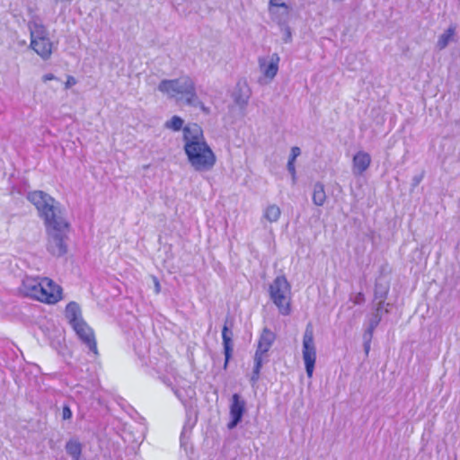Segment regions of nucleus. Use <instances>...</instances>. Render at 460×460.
Listing matches in <instances>:
<instances>
[{
    "label": "nucleus",
    "mask_w": 460,
    "mask_h": 460,
    "mask_svg": "<svg viewBox=\"0 0 460 460\" xmlns=\"http://www.w3.org/2000/svg\"><path fill=\"white\" fill-rule=\"evenodd\" d=\"M27 199L35 206L40 217L44 220L47 232L56 241L51 252L60 256L66 252L64 237L69 232L70 225L64 217L63 211L56 200L42 190L29 192Z\"/></svg>",
    "instance_id": "nucleus-1"
},
{
    "label": "nucleus",
    "mask_w": 460,
    "mask_h": 460,
    "mask_svg": "<svg viewBox=\"0 0 460 460\" xmlns=\"http://www.w3.org/2000/svg\"><path fill=\"white\" fill-rule=\"evenodd\" d=\"M184 152L188 162L197 172L210 171L217 163V156L207 143L201 127L188 123L183 128Z\"/></svg>",
    "instance_id": "nucleus-2"
},
{
    "label": "nucleus",
    "mask_w": 460,
    "mask_h": 460,
    "mask_svg": "<svg viewBox=\"0 0 460 460\" xmlns=\"http://www.w3.org/2000/svg\"><path fill=\"white\" fill-rule=\"evenodd\" d=\"M19 290L23 296L48 305L63 299L62 287L48 277H26Z\"/></svg>",
    "instance_id": "nucleus-3"
},
{
    "label": "nucleus",
    "mask_w": 460,
    "mask_h": 460,
    "mask_svg": "<svg viewBox=\"0 0 460 460\" xmlns=\"http://www.w3.org/2000/svg\"><path fill=\"white\" fill-rule=\"evenodd\" d=\"M158 89L171 97L184 99L186 104L190 106L199 107L206 113L209 112V109L199 100L194 82L189 76L172 80H162Z\"/></svg>",
    "instance_id": "nucleus-4"
},
{
    "label": "nucleus",
    "mask_w": 460,
    "mask_h": 460,
    "mask_svg": "<svg viewBox=\"0 0 460 460\" xmlns=\"http://www.w3.org/2000/svg\"><path fill=\"white\" fill-rule=\"evenodd\" d=\"M269 293L279 313L282 315H289L292 312L291 285L283 275L278 276L270 285Z\"/></svg>",
    "instance_id": "nucleus-5"
},
{
    "label": "nucleus",
    "mask_w": 460,
    "mask_h": 460,
    "mask_svg": "<svg viewBox=\"0 0 460 460\" xmlns=\"http://www.w3.org/2000/svg\"><path fill=\"white\" fill-rule=\"evenodd\" d=\"M30 48L43 60L50 58L53 52V43L49 38L47 28L37 21L29 22Z\"/></svg>",
    "instance_id": "nucleus-6"
},
{
    "label": "nucleus",
    "mask_w": 460,
    "mask_h": 460,
    "mask_svg": "<svg viewBox=\"0 0 460 460\" xmlns=\"http://www.w3.org/2000/svg\"><path fill=\"white\" fill-rule=\"evenodd\" d=\"M303 358L305 371L309 378L312 377L316 361V349L314 341V329L311 323L306 325L303 337Z\"/></svg>",
    "instance_id": "nucleus-7"
},
{
    "label": "nucleus",
    "mask_w": 460,
    "mask_h": 460,
    "mask_svg": "<svg viewBox=\"0 0 460 460\" xmlns=\"http://www.w3.org/2000/svg\"><path fill=\"white\" fill-rule=\"evenodd\" d=\"M71 323L79 339L89 348V349L94 355H98L97 343L93 329L79 317L71 319Z\"/></svg>",
    "instance_id": "nucleus-8"
},
{
    "label": "nucleus",
    "mask_w": 460,
    "mask_h": 460,
    "mask_svg": "<svg viewBox=\"0 0 460 460\" xmlns=\"http://www.w3.org/2000/svg\"><path fill=\"white\" fill-rule=\"evenodd\" d=\"M245 412V402L238 394H234L229 406L231 420L227 424L229 429H234L241 420Z\"/></svg>",
    "instance_id": "nucleus-9"
},
{
    "label": "nucleus",
    "mask_w": 460,
    "mask_h": 460,
    "mask_svg": "<svg viewBox=\"0 0 460 460\" xmlns=\"http://www.w3.org/2000/svg\"><path fill=\"white\" fill-rule=\"evenodd\" d=\"M275 341V334L268 328H264L258 341L255 355L263 357L271 348Z\"/></svg>",
    "instance_id": "nucleus-10"
},
{
    "label": "nucleus",
    "mask_w": 460,
    "mask_h": 460,
    "mask_svg": "<svg viewBox=\"0 0 460 460\" xmlns=\"http://www.w3.org/2000/svg\"><path fill=\"white\" fill-rule=\"evenodd\" d=\"M370 163V155L366 152L359 151L353 157V170L361 174L369 167Z\"/></svg>",
    "instance_id": "nucleus-11"
},
{
    "label": "nucleus",
    "mask_w": 460,
    "mask_h": 460,
    "mask_svg": "<svg viewBox=\"0 0 460 460\" xmlns=\"http://www.w3.org/2000/svg\"><path fill=\"white\" fill-rule=\"evenodd\" d=\"M222 340L224 346V353H225V363L224 368L226 369L228 366V362L232 357L233 352V343L231 338V332L226 325H224L222 329Z\"/></svg>",
    "instance_id": "nucleus-12"
},
{
    "label": "nucleus",
    "mask_w": 460,
    "mask_h": 460,
    "mask_svg": "<svg viewBox=\"0 0 460 460\" xmlns=\"http://www.w3.org/2000/svg\"><path fill=\"white\" fill-rule=\"evenodd\" d=\"M66 449L74 460H80L82 453V445L80 442L75 439H71L66 443Z\"/></svg>",
    "instance_id": "nucleus-13"
},
{
    "label": "nucleus",
    "mask_w": 460,
    "mask_h": 460,
    "mask_svg": "<svg viewBox=\"0 0 460 460\" xmlns=\"http://www.w3.org/2000/svg\"><path fill=\"white\" fill-rule=\"evenodd\" d=\"M279 58L278 57V55L275 54L271 58V61L269 63L266 68L263 69V75L267 78L272 79L277 75L279 70Z\"/></svg>",
    "instance_id": "nucleus-14"
},
{
    "label": "nucleus",
    "mask_w": 460,
    "mask_h": 460,
    "mask_svg": "<svg viewBox=\"0 0 460 460\" xmlns=\"http://www.w3.org/2000/svg\"><path fill=\"white\" fill-rule=\"evenodd\" d=\"M326 199L323 185L316 183L314 188L313 201L317 206H322Z\"/></svg>",
    "instance_id": "nucleus-15"
},
{
    "label": "nucleus",
    "mask_w": 460,
    "mask_h": 460,
    "mask_svg": "<svg viewBox=\"0 0 460 460\" xmlns=\"http://www.w3.org/2000/svg\"><path fill=\"white\" fill-rule=\"evenodd\" d=\"M280 208L276 205H270L264 211V217L270 222H276L280 217Z\"/></svg>",
    "instance_id": "nucleus-16"
},
{
    "label": "nucleus",
    "mask_w": 460,
    "mask_h": 460,
    "mask_svg": "<svg viewBox=\"0 0 460 460\" xmlns=\"http://www.w3.org/2000/svg\"><path fill=\"white\" fill-rule=\"evenodd\" d=\"M455 35V27L450 26L445 33H443L438 40V46L439 49H445L448 42L453 39Z\"/></svg>",
    "instance_id": "nucleus-17"
},
{
    "label": "nucleus",
    "mask_w": 460,
    "mask_h": 460,
    "mask_svg": "<svg viewBox=\"0 0 460 460\" xmlns=\"http://www.w3.org/2000/svg\"><path fill=\"white\" fill-rule=\"evenodd\" d=\"M183 119L179 116H172L169 120L165 122V128L172 129V131H180L183 130L185 127H183Z\"/></svg>",
    "instance_id": "nucleus-18"
},
{
    "label": "nucleus",
    "mask_w": 460,
    "mask_h": 460,
    "mask_svg": "<svg viewBox=\"0 0 460 460\" xmlns=\"http://www.w3.org/2000/svg\"><path fill=\"white\" fill-rule=\"evenodd\" d=\"M263 358H264L263 357H260L257 355H255V357H254L255 365H254L253 373H252V376L251 378L252 383H256L260 377V372H261V369L262 367Z\"/></svg>",
    "instance_id": "nucleus-19"
},
{
    "label": "nucleus",
    "mask_w": 460,
    "mask_h": 460,
    "mask_svg": "<svg viewBox=\"0 0 460 460\" xmlns=\"http://www.w3.org/2000/svg\"><path fill=\"white\" fill-rule=\"evenodd\" d=\"M300 155V148L297 147V146H294L292 147L291 149V155H290V158L288 162V171L290 172V173L292 175L295 174L296 172V169H295V160L296 158Z\"/></svg>",
    "instance_id": "nucleus-20"
},
{
    "label": "nucleus",
    "mask_w": 460,
    "mask_h": 460,
    "mask_svg": "<svg viewBox=\"0 0 460 460\" xmlns=\"http://www.w3.org/2000/svg\"><path fill=\"white\" fill-rule=\"evenodd\" d=\"M66 312L67 314L70 313L72 314V315H73L72 319H74L75 317H77L76 313L79 312L77 304L75 302H70L69 304H67V305L66 307Z\"/></svg>",
    "instance_id": "nucleus-21"
},
{
    "label": "nucleus",
    "mask_w": 460,
    "mask_h": 460,
    "mask_svg": "<svg viewBox=\"0 0 460 460\" xmlns=\"http://www.w3.org/2000/svg\"><path fill=\"white\" fill-rule=\"evenodd\" d=\"M274 7L283 8L286 13L288 12V6L285 3L280 2V0H270V9L272 10Z\"/></svg>",
    "instance_id": "nucleus-22"
},
{
    "label": "nucleus",
    "mask_w": 460,
    "mask_h": 460,
    "mask_svg": "<svg viewBox=\"0 0 460 460\" xmlns=\"http://www.w3.org/2000/svg\"><path fill=\"white\" fill-rule=\"evenodd\" d=\"M63 420H70L72 418V411L68 405H64L62 408Z\"/></svg>",
    "instance_id": "nucleus-23"
},
{
    "label": "nucleus",
    "mask_w": 460,
    "mask_h": 460,
    "mask_svg": "<svg viewBox=\"0 0 460 460\" xmlns=\"http://www.w3.org/2000/svg\"><path fill=\"white\" fill-rule=\"evenodd\" d=\"M75 84H76V80L72 75H68L66 78V81L65 83V88L68 89L71 86L75 85Z\"/></svg>",
    "instance_id": "nucleus-24"
},
{
    "label": "nucleus",
    "mask_w": 460,
    "mask_h": 460,
    "mask_svg": "<svg viewBox=\"0 0 460 460\" xmlns=\"http://www.w3.org/2000/svg\"><path fill=\"white\" fill-rule=\"evenodd\" d=\"M54 79H55V76L53 74H46L42 76V80L44 82H48V81L54 80Z\"/></svg>",
    "instance_id": "nucleus-25"
},
{
    "label": "nucleus",
    "mask_w": 460,
    "mask_h": 460,
    "mask_svg": "<svg viewBox=\"0 0 460 460\" xmlns=\"http://www.w3.org/2000/svg\"><path fill=\"white\" fill-rule=\"evenodd\" d=\"M261 66L262 67L264 66V63L263 62H261L260 63Z\"/></svg>",
    "instance_id": "nucleus-26"
}]
</instances>
